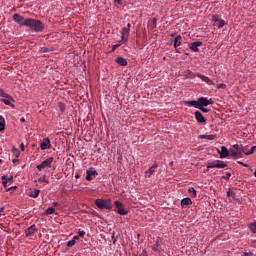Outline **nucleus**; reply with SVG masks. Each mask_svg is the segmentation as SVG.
Returning <instances> with one entry per match:
<instances>
[{"label": "nucleus", "mask_w": 256, "mask_h": 256, "mask_svg": "<svg viewBox=\"0 0 256 256\" xmlns=\"http://www.w3.org/2000/svg\"><path fill=\"white\" fill-rule=\"evenodd\" d=\"M26 27L34 31V33H43L45 31V24L38 19L28 18Z\"/></svg>", "instance_id": "nucleus-1"}, {"label": "nucleus", "mask_w": 256, "mask_h": 256, "mask_svg": "<svg viewBox=\"0 0 256 256\" xmlns=\"http://www.w3.org/2000/svg\"><path fill=\"white\" fill-rule=\"evenodd\" d=\"M218 89H225V84H218Z\"/></svg>", "instance_id": "nucleus-48"}, {"label": "nucleus", "mask_w": 256, "mask_h": 256, "mask_svg": "<svg viewBox=\"0 0 256 256\" xmlns=\"http://www.w3.org/2000/svg\"><path fill=\"white\" fill-rule=\"evenodd\" d=\"M2 162V160L0 159V163Z\"/></svg>", "instance_id": "nucleus-58"}, {"label": "nucleus", "mask_w": 256, "mask_h": 256, "mask_svg": "<svg viewBox=\"0 0 256 256\" xmlns=\"http://www.w3.org/2000/svg\"><path fill=\"white\" fill-rule=\"evenodd\" d=\"M219 153H220V159H225L226 157H229V150L225 146L221 147V151Z\"/></svg>", "instance_id": "nucleus-17"}, {"label": "nucleus", "mask_w": 256, "mask_h": 256, "mask_svg": "<svg viewBox=\"0 0 256 256\" xmlns=\"http://www.w3.org/2000/svg\"><path fill=\"white\" fill-rule=\"evenodd\" d=\"M40 148L42 151H45V149H51V140L49 137L43 139V141L40 143Z\"/></svg>", "instance_id": "nucleus-14"}, {"label": "nucleus", "mask_w": 256, "mask_h": 256, "mask_svg": "<svg viewBox=\"0 0 256 256\" xmlns=\"http://www.w3.org/2000/svg\"><path fill=\"white\" fill-rule=\"evenodd\" d=\"M12 153L13 156L17 158H19L21 156V151H19V149H17V147L13 146L12 148Z\"/></svg>", "instance_id": "nucleus-27"}, {"label": "nucleus", "mask_w": 256, "mask_h": 256, "mask_svg": "<svg viewBox=\"0 0 256 256\" xmlns=\"http://www.w3.org/2000/svg\"><path fill=\"white\" fill-rule=\"evenodd\" d=\"M26 237H33L34 233H37V227L35 224L31 225L26 231Z\"/></svg>", "instance_id": "nucleus-15"}, {"label": "nucleus", "mask_w": 256, "mask_h": 256, "mask_svg": "<svg viewBox=\"0 0 256 256\" xmlns=\"http://www.w3.org/2000/svg\"><path fill=\"white\" fill-rule=\"evenodd\" d=\"M254 177H256V170H255V172H254Z\"/></svg>", "instance_id": "nucleus-57"}, {"label": "nucleus", "mask_w": 256, "mask_h": 256, "mask_svg": "<svg viewBox=\"0 0 256 256\" xmlns=\"http://www.w3.org/2000/svg\"><path fill=\"white\" fill-rule=\"evenodd\" d=\"M13 21L22 27H27V23L29 22V18L23 17L21 14H14Z\"/></svg>", "instance_id": "nucleus-5"}, {"label": "nucleus", "mask_w": 256, "mask_h": 256, "mask_svg": "<svg viewBox=\"0 0 256 256\" xmlns=\"http://www.w3.org/2000/svg\"><path fill=\"white\" fill-rule=\"evenodd\" d=\"M243 256H255L252 252H245Z\"/></svg>", "instance_id": "nucleus-45"}, {"label": "nucleus", "mask_w": 256, "mask_h": 256, "mask_svg": "<svg viewBox=\"0 0 256 256\" xmlns=\"http://www.w3.org/2000/svg\"><path fill=\"white\" fill-rule=\"evenodd\" d=\"M116 63H118V65H121V67H127V59L121 56L116 58Z\"/></svg>", "instance_id": "nucleus-20"}, {"label": "nucleus", "mask_w": 256, "mask_h": 256, "mask_svg": "<svg viewBox=\"0 0 256 256\" xmlns=\"http://www.w3.org/2000/svg\"><path fill=\"white\" fill-rule=\"evenodd\" d=\"M75 243H76L75 240L72 239V240L68 241L66 245H67V247H73V245H75Z\"/></svg>", "instance_id": "nucleus-41"}, {"label": "nucleus", "mask_w": 256, "mask_h": 256, "mask_svg": "<svg viewBox=\"0 0 256 256\" xmlns=\"http://www.w3.org/2000/svg\"><path fill=\"white\" fill-rule=\"evenodd\" d=\"M248 229H249V231H251V233L256 235V221L248 224Z\"/></svg>", "instance_id": "nucleus-23"}, {"label": "nucleus", "mask_w": 256, "mask_h": 256, "mask_svg": "<svg viewBox=\"0 0 256 256\" xmlns=\"http://www.w3.org/2000/svg\"><path fill=\"white\" fill-rule=\"evenodd\" d=\"M219 20H221V17H220L219 15L214 14V15L212 16V21H213V23H218Z\"/></svg>", "instance_id": "nucleus-35"}, {"label": "nucleus", "mask_w": 256, "mask_h": 256, "mask_svg": "<svg viewBox=\"0 0 256 256\" xmlns=\"http://www.w3.org/2000/svg\"><path fill=\"white\" fill-rule=\"evenodd\" d=\"M229 155L231 157H236V159H241L243 157V146L239 144H235L229 150Z\"/></svg>", "instance_id": "nucleus-3"}, {"label": "nucleus", "mask_w": 256, "mask_h": 256, "mask_svg": "<svg viewBox=\"0 0 256 256\" xmlns=\"http://www.w3.org/2000/svg\"><path fill=\"white\" fill-rule=\"evenodd\" d=\"M114 206L117 209V213L119 215H128L129 211L125 209V205H123V203H121L120 201H115Z\"/></svg>", "instance_id": "nucleus-8"}, {"label": "nucleus", "mask_w": 256, "mask_h": 256, "mask_svg": "<svg viewBox=\"0 0 256 256\" xmlns=\"http://www.w3.org/2000/svg\"><path fill=\"white\" fill-rule=\"evenodd\" d=\"M12 178H7V175L2 176V185L4 187H7V183H9V181H11Z\"/></svg>", "instance_id": "nucleus-33"}, {"label": "nucleus", "mask_w": 256, "mask_h": 256, "mask_svg": "<svg viewBox=\"0 0 256 256\" xmlns=\"http://www.w3.org/2000/svg\"><path fill=\"white\" fill-rule=\"evenodd\" d=\"M193 204V201H191V198H183L181 200V207L183 209H185V207L189 206V205H192Z\"/></svg>", "instance_id": "nucleus-19"}, {"label": "nucleus", "mask_w": 256, "mask_h": 256, "mask_svg": "<svg viewBox=\"0 0 256 256\" xmlns=\"http://www.w3.org/2000/svg\"><path fill=\"white\" fill-rule=\"evenodd\" d=\"M59 109H60V111H61L62 113H65V104L60 103V104H59Z\"/></svg>", "instance_id": "nucleus-42"}, {"label": "nucleus", "mask_w": 256, "mask_h": 256, "mask_svg": "<svg viewBox=\"0 0 256 256\" xmlns=\"http://www.w3.org/2000/svg\"><path fill=\"white\" fill-rule=\"evenodd\" d=\"M181 39H182L181 35H178V36L175 37V39H174L175 49H177V47L181 46Z\"/></svg>", "instance_id": "nucleus-22"}, {"label": "nucleus", "mask_w": 256, "mask_h": 256, "mask_svg": "<svg viewBox=\"0 0 256 256\" xmlns=\"http://www.w3.org/2000/svg\"><path fill=\"white\" fill-rule=\"evenodd\" d=\"M79 235L78 236H74L73 238H72V240L75 242V243H77V241H79Z\"/></svg>", "instance_id": "nucleus-46"}, {"label": "nucleus", "mask_w": 256, "mask_h": 256, "mask_svg": "<svg viewBox=\"0 0 256 256\" xmlns=\"http://www.w3.org/2000/svg\"><path fill=\"white\" fill-rule=\"evenodd\" d=\"M39 193H41V190L39 189L30 190L29 197L32 199H37V197H39Z\"/></svg>", "instance_id": "nucleus-21"}, {"label": "nucleus", "mask_w": 256, "mask_h": 256, "mask_svg": "<svg viewBox=\"0 0 256 256\" xmlns=\"http://www.w3.org/2000/svg\"><path fill=\"white\" fill-rule=\"evenodd\" d=\"M159 249H161V242L159 241V239H157L156 243L152 246V250L159 251Z\"/></svg>", "instance_id": "nucleus-31"}, {"label": "nucleus", "mask_w": 256, "mask_h": 256, "mask_svg": "<svg viewBox=\"0 0 256 256\" xmlns=\"http://www.w3.org/2000/svg\"><path fill=\"white\" fill-rule=\"evenodd\" d=\"M159 167L158 163H154L146 172H145V178L151 179V176L157 171V168Z\"/></svg>", "instance_id": "nucleus-12"}, {"label": "nucleus", "mask_w": 256, "mask_h": 256, "mask_svg": "<svg viewBox=\"0 0 256 256\" xmlns=\"http://www.w3.org/2000/svg\"><path fill=\"white\" fill-rule=\"evenodd\" d=\"M187 104L190 105V107H195V109H199V100H192L187 102Z\"/></svg>", "instance_id": "nucleus-29"}, {"label": "nucleus", "mask_w": 256, "mask_h": 256, "mask_svg": "<svg viewBox=\"0 0 256 256\" xmlns=\"http://www.w3.org/2000/svg\"><path fill=\"white\" fill-rule=\"evenodd\" d=\"M225 167H227V164L221 160L209 162L207 165L208 169H225Z\"/></svg>", "instance_id": "nucleus-6"}, {"label": "nucleus", "mask_w": 256, "mask_h": 256, "mask_svg": "<svg viewBox=\"0 0 256 256\" xmlns=\"http://www.w3.org/2000/svg\"><path fill=\"white\" fill-rule=\"evenodd\" d=\"M45 213L46 215H53V213H55V208L49 207Z\"/></svg>", "instance_id": "nucleus-36"}, {"label": "nucleus", "mask_w": 256, "mask_h": 256, "mask_svg": "<svg viewBox=\"0 0 256 256\" xmlns=\"http://www.w3.org/2000/svg\"><path fill=\"white\" fill-rule=\"evenodd\" d=\"M115 3H121V0H114Z\"/></svg>", "instance_id": "nucleus-52"}, {"label": "nucleus", "mask_w": 256, "mask_h": 256, "mask_svg": "<svg viewBox=\"0 0 256 256\" xmlns=\"http://www.w3.org/2000/svg\"><path fill=\"white\" fill-rule=\"evenodd\" d=\"M53 207H59V203L58 202H53Z\"/></svg>", "instance_id": "nucleus-50"}, {"label": "nucleus", "mask_w": 256, "mask_h": 256, "mask_svg": "<svg viewBox=\"0 0 256 256\" xmlns=\"http://www.w3.org/2000/svg\"><path fill=\"white\" fill-rule=\"evenodd\" d=\"M213 104V99H207L205 97L198 98L199 107H207L208 105Z\"/></svg>", "instance_id": "nucleus-13"}, {"label": "nucleus", "mask_w": 256, "mask_h": 256, "mask_svg": "<svg viewBox=\"0 0 256 256\" xmlns=\"http://www.w3.org/2000/svg\"><path fill=\"white\" fill-rule=\"evenodd\" d=\"M214 27H218V29H223V27H225V20L220 19L218 22L214 23Z\"/></svg>", "instance_id": "nucleus-25"}, {"label": "nucleus", "mask_w": 256, "mask_h": 256, "mask_svg": "<svg viewBox=\"0 0 256 256\" xmlns=\"http://www.w3.org/2000/svg\"><path fill=\"white\" fill-rule=\"evenodd\" d=\"M41 53H49V48H47V47H42V48H41Z\"/></svg>", "instance_id": "nucleus-44"}, {"label": "nucleus", "mask_w": 256, "mask_h": 256, "mask_svg": "<svg viewBox=\"0 0 256 256\" xmlns=\"http://www.w3.org/2000/svg\"><path fill=\"white\" fill-rule=\"evenodd\" d=\"M202 46H203V42L201 41H196L188 44L189 49L194 53H199V47H202Z\"/></svg>", "instance_id": "nucleus-11"}, {"label": "nucleus", "mask_w": 256, "mask_h": 256, "mask_svg": "<svg viewBox=\"0 0 256 256\" xmlns=\"http://www.w3.org/2000/svg\"><path fill=\"white\" fill-rule=\"evenodd\" d=\"M95 205L99 209H108V210L113 209V204H111V200L110 199H107V200L97 199L95 201Z\"/></svg>", "instance_id": "nucleus-4"}, {"label": "nucleus", "mask_w": 256, "mask_h": 256, "mask_svg": "<svg viewBox=\"0 0 256 256\" xmlns=\"http://www.w3.org/2000/svg\"><path fill=\"white\" fill-rule=\"evenodd\" d=\"M188 192L190 193V195H193V197H197V191H195V188H188Z\"/></svg>", "instance_id": "nucleus-34"}, {"label": "nucleus", "mask_w": 256, "mask_h": 256, "mask_svg": "<svg viewBox=\"0 0 256 256\" xmlns=\"http://www.w3.org/2000/svg\"><path fill=\"white\" fill-rule=\"evenodd\" d=\"M227 197H231L232 199H235V192L229 190V191L227 192Z\"/></svg>", "instance_id": "nucleus-38"}, {"label": "nucleus", "mask_w": 256, "mask_h": 256, "mask_svg": "<svg viewBox=\"0 0 256 256\" xmlns=\"http://www.w3.org/2000/svg\"><path fill=\"white\" fill-rule=\"evenodd\" d=\"M200 111H202V113H209V109L204 108L203 106H199L198 108Z\"/></svg>", "instance_id": "nucleus-40"}, {"label": "nucleus", "mask_w": 256, "mask_h": 256, "mask_svg": "<svg viewBox=\"0 0 256 256\" xmlns=\"http://www.w3.org/2000/svg\"><path fill=\"white\" fill-rule=\"evenodd\" d=\"M0 131H5V118L0 116Z\"/></svg>", "instance_id": "nucleus-32"}, {"label": "nucleus", "mask_w": 256, "mask_h": 256, "mask_svg": "<svg viewBox=\"0 0 256 256\" xmlns=\"http://www.w3.org/2000/svg\"><path fill=\"white\" fill-rule=\"evenodd\" d=\"M52 163H53V157H48L46 160L38 164L36 166V169H38V171H43V169L50 168Z\"/></svg>", "instance_id": "nucleus-7"}, {"label": "nucleus", "mask_w": 256, "mask_h": 256, "mask_svg": "<svg viewBox=\"0 0 256 256\" xmlns=\"http://www.w3.org/2000/svg\"><path fill=\"white\" fill-rule=\"evenodd\" d=\"M76 179H79V174L76 175Z\"/></svg>", "instance_id": "nucleus-55"}, {"label": "nucleus", "mask_w": 256, "mask_h": 256, "mask_svg": "<svg viewBox=\"0 0 256 256\" xmlns=\"http://www.w3.org/2000/svg\"><path fill=\"white\" fill-rule=\"evenodd\" d=\"M20 149H21V151H25V144L21 143L20 144Z\"/></svg>", "instance_id": "nucleus-49"}, {"label": "nucleus", "mask_w": 256, "mask_h": 256, "mask_svg": "<svg viewBox=\"0 0 256 256\" xmlns=\"http://www.w3.org/2000/svg\"><path fill=\"white\" fill-rule=\"evenodd\" d=\"M215 135L211 134V135H200L199 139H207L208 141H213V139H215Z\"/></svg>", "instance_id": "nucleus-26"}, {"label": "nucleus", "mask_w": 256, "mask_h": 256, "mask_svg": "<svg viewBox=\"0 0 256 256\" xmlns=\"http://www.w3.org/2000/svg\"><path fill=\"white\" fill-rule=\"evenodd\" d=\"M187 77H190L191 79H195V73H193L191 70H187Z\"/></svg>", "instance_id": "nucleus-37"}, {"label": "nucleus", "mask_w": 256, "mask_h": 256, "mask_svg": "<svg viewBox=\"0 0 256 256\" xmlns=\"http://www.w3.org/2000/svg\"><path fill=\"white\" fill-rule=\"evenodd\" d=\"M222 179L229 181V179H231V173L227 172L225 176H222Z\"/></svg>", "instance_id": "nucleus-39"}, {"label": "nucleus", "mask_w": 256, "mask_h": 256, "mask_svg": "<svg viewBox=\"0 0 256 256\" xmlns=\"http://www.w3.org/2000/svg\"><path fill=\"white\" fill-rule=\"evenodd\" d=\"M254 245H256V240H253Z\"/></svg>", "instance_id": "nucleus-56"}, {"label": "nucleus", "mask_w": 256, "mask_h": 256, "mask_svg": "<svg viewBox=\"0 0 256 256\" xmlns=\"http://www.w3.org/2000/svg\"><path fill=\"white\" fill-rule=\"evenodd\" d=\"M196 77H199V79L203 80L204 83H207L208 85H213V81L209 77H207L205 75L196 74Z\"/></svg>", "instance_id": "nucleus-18"}, {"label": "nucleus", "mask_w": 256, "mask_h": 256, "mask_svg": "<svg viewBox=\"0 0 256 256\" xmlns=\"http://www.w3.org/2000/svg\"><path fill=\"white\" fill-rule=\"evenodd\" d=\"M238 164H239V165H242L243 167H249V165H247V164H245V163H243V162H241V161H238Z\"/></svg>", "instance_id": "nucleus-47"}, {"label": "nucleus", "mask_w": 256, "mask_h": 256, "mask_svg": "<svg viewBox=\"0 0 256 256\" xmlns=\"http://www.w3.org/2000/svg\"><path fill=\"white\" fill-rule=\"evenodd\" d=\"M124 43H126L125 40L121 39L120 41H118L116 44L112 46V52L115 51L118 47H121V45H123Z\"/></svg>", "instance_id": "nucleus-30"}, {"label": "nucleus", "mask_w": 256, "mask_h": 256, "mask_svg": "<svg viewBox=\"0 0 256 256\" xmlns=\"http://www.w3.org/2000/svg\"><path fill=\"white\" fill-rule=\"evenodd\" d=\"M176 49V53H181V51H179V49L175 48Z\"/></svg>", "instance_id": "nucleus-53"}, {"label": "nucleus", "mask_w": 256, "mask_h": 256, "mask_svg": "<svg viewBox=\"0 0 256 256\" xmlns=\"http://www.w3.org/2000/svg\"><path fill=\"white\" fill-rule=\"evenodd\" d=\"M98 175L99 173H97V170L91 168L86 171V181H93V179H95V177H97Z\"/></svg>", "instance_id": "nucleus-10"}, {"label": "nucleus", "mask_w": 256, "mask_h": 256, "mask_svg": "<svg viewBox=\"0 0 256 256\" xmlns=\"http://www.w3.org/2000/svg\"><path fill=\"white\" fill-rule=\"evenodd\" d=\"M0 97H2L1 101L4 105H8L9 107H15L13 103H15V99L11 97V95L7 94L3 88H0Z\"/></svg>", "instance_id": "nucleus-2"}, {"label": "nucleus", "mask_w": 256, "mask_h": 256, "mask_svg": "<svg viewBox=\"0 0 256 256\" xmlns=\"http://www.w3.org/2000/svg\"><path fill=\"white\" fill-rule=\"evenodd\" d=\"M12 162H13V163H17V159H13Z\"/></svg>", "instance_id": "nucleus-54"}, {"label": "nucleus", "mask_w": 256, "mask_h": 256, "mask_svg": "<svg viewBox=\"0 0 256 256\" xmlns=\"http://www.w3.org/2000/svg\"><path fill=\"white\" fill-rule=\"evenodd\" d=\"M194 115L198 123H207V120L205 119V117H203V114H201V112L196 111Z\"/></svg>", "instance_id": "nucleus-16"}, {"label": "nucleus", "mask_w": 256, "mask_h": 256, "mask_svg": "<svg viewBox=\"0 0 256 256\" xmlns=\"http://www.w3.org/2000/svg\"><path fill=\"white\" fill-rule=\"evenodd\" d=\"M38 183H44V185H49V181L47 180V175H43L38 178Z\"/></svg>", "instance_id": "nucleus-28"}, {"label": "nucleus", "mask_w": 256, "mask_h": 256, "mask_svg": "<svg viewBox=\"0 0 256 256\" xmlns=\"http://www.w3.org/2000/svg\"><path fill=\"white\" fill-rule=\"evenodd\" d=\"M20 122H21V123H25V118H21V119H20Z\"/></svg>", "instance_id": "nucleus-51"}, {"label": "nucleus", "mask_w": 256, "mask_h": 256, "mask_svg": "<svg viewBox=\"0 0 256 256\" xmlns=\"http://www.w3.org/2000/svg\"><path fill=\"white\" fill-rule=\"evenodd\" d=\"M256 146H253L251 149L243 148L244 155H253L255 153Z\"/></svg>", "instance_id": "nucleus-24"}, {"label": "nucleus", "mask_w": 256, "mask_h": 256, "mask_svg": "<svg viewBox=\"0 0 256 256\" xmlns=\"http://www.w3.org/2000/svg\"><path fill=\"white\" fill-rule=\"evenodd\" d=\"M131 33V23H128L127 26H125L124 28H122V36H121V40L124 42H127V39L129 38V34Z\"/></svg>", "instance_id": "nucleus-9"}, {"label": "nucleus", "mask_w": 256, "mask_h": 256, "mask_svg": "<svg viewBox=\"0 0 256 256\" xmlns=\"http://www.w3.org/2000/svg\"><path fill=\"white\" fill-rule=\"evenodd\" d=\"M78 236H80V237H82V238L85 237V231L79 229V230H78Z\"/></svg>", "instance_id": "nucleus-43"}]
</instances>
